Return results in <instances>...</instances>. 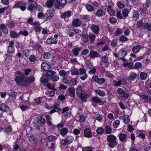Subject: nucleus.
I'll return each mask as SVG.
<instances>
[{
	"mask_svg": "<svg viewBox=\"0 0 151 151\" xmlns=\"http://www.w3.org/2000/svg\"><path fill=\"white\" fill-rule=\"evenodd\" d=\"M16 77L15 81L18 85L22 86H25L29 83H32L35 80V78L33 76L29 77H22L21 73L19 71H16L15 73Z\"/></svg>",
	"mask_w": 151,
	"mask_h": 151,
	"instance_id": "f257e3e1",
	"label": "nucleus"
},
{
	"mask_svg": "<svg viewBox=\"0 0 151 151\" xmlns=\"http://www.w3.org/2000/svg\"><path fill=\"white\" fill-rule=\"evenodd\" d=\"M71 74L72 75H80V78L82 81L85 80L88 77L86 70L84 68H81L79 69L74 68L72 70Z\"/></svg>",
	"mask_w": 151,
	"mask_h": 151,
	"instance_id": "f03ea898",
	"label": "nucleus"
},
{
	"mask_svg": "<svg viewBox=\"0 0 151 151\" xmlns=\"http://www.w3.org/2000/svg\"><path fill=\"white\" fill-rule=\"evenodd\" d=\"M116 93L119 98L122 100L127 99L129 95V92L125 91L123 88H121L117 89Z\"/></svg>",
	"mask_w": 151,
	"mask_h": 151,
	"instance_id": "7ed1b4c3",
	"label": "nucleus"
},
{
	"mask_svg": "<svg viewBox=\"0 0 151 151\" xmlns=\"http://www.w3.org/2000/svg\"><path fill=\"white\" fill-rule=\"evenodd\" d=\"M116 137L113 134L108 135L107 137L108 143L107 145L111 148L115 147L117 144Z\"/></svg>",
	"mask_w": 151,
	"mask_h": 151,
	"instance_id": "20e7f679",
	"label": "nucleus"
},
{
	"mask_svg": "<svg viewBox=\"0 0 151 151\" xmlns=\"http://www.w3.org/2000/svg\"><path fill=\"white\" fill-rule=\"evenodd\" d=\"M120 78H117V81L114 80L112 82V85L115 87L120 86L121 85L124 86L127 84V80L124 78L119 77Z\"/></svg>",
	"mask_w": 151,
	"mask_h": 151,
	"instance_id": "39448f33",
	"label": "nucleus"
},
{
	"mask_svg": "<svg viewBox=\"0 0 151 151\" xmlns=\"http://www.w3.org/2000/svg\"><path fill=\"white\" fill-rule=\"evenodd\" d=\"M74 138L71 135H68L65 139H62L60 141L61 144L63 146L70 145L74 141Z\"/></svg>",
	"mask_w": 151,
	"mask_h": 151,
	"instance_id": "423d86ee",
	"label": "nucleus"
},
{
	"mask_svg": "<svg viewBox=\"0 0 151 151\" xmlns=\"http://www.w3.org/2000/svg\"><path fill=\"white\" fill-rule=\"evenodd\" d=\"M66 4V0H56L54 6L56 9L62 8L64 7Z\"/></svg>",
	"mask_w": 151,
	"mask_h": 151,
	"instance_id": "0eeeda50",
	"label": "nucleus"
},
{
	"mask_svg": "<svg viewBox=\"0 0 151 151\" xmlns=\"http://www.w3.org/2000/svg\"><path fill=\"white\" fill-rule=\"evenodd\" d=\"M52 108L53 109L49 112V114H51L57 111H61V109L60 107V105L58 104L55 103L52 107Z\"/></svg>",
	"mask_w": 151,
	"mask_h": 151,
	"instance_id": "6e6552de",
	"label": "nucleus"
},
{
	"mask_svg": "<svg viewBox=\"0 0 151 151\" xmlns=\"http://www.w3.org/2000/svg\"><path fill=\"white\" fill-rule=\"evenodd\" d=\"M127 55V52L126 49L125 48H122L119 51V57L121 58L124 61H125V59L124 58Z\"/></svg>",
	"mask_w": 151,
	"mask_h": 151,
	"instance_id": "1a4fd4ad",
	"label": "nucleus"
},
{
	"mask_svg": "<svg viewBox=\"0 0 151 151\" xmlns=\"http://www.w3.org/2000/svg\"><path fill=\"white\" fill-rule=\"evenodd\" d=\"M118 137L119 140L121 142H126L128 138L127 133L125 134L122 133H119L118 134Z\"/></svg>",
	"mask_w": 151,
	"mask_h": 151,
	"instance_id": "9d476101",
	"label": "nucleus"
},
{
	"mask_svg": "<svg viewBox=\"0 0 151 151\" xmlns=\"http://www.w3.org/2000/svg\"><path fill=\"white\" fill-rule=\"evenodd\" d=\"M14 42L13 41H11L9 44V46L8 48L7 52L9 53H13L15 51V48L13 46Z\"/></svg>",
	"mask_w": 151,
	"mask_h": 151,
	"instance_id": "9b49d317",
	"label": "nucleus"
},
{
	"mask_svg": "<svg viewBox=\"0 0 151 151\" xmlns=\"http://www.w3.org/2000/svg\"><path fill=\"white\" fill-rule=\"evenodd\" d=\"M90 28L92 31L95 33V34L97 35L99 34L100 29L98 25L93 24L91 26Z\"/></svg>",
	"mask_w": 151,
	"mask_h": 151,
	"instance_id": "f8f14e48",
	"label": "nucleus"
},
{
	"mask_svg": "<svg viewBox=\"0 0 151 151\" xmlns=\"http://www.w3.org/2000/svg\"><path fill=\"white\" fill-rule=\"evenodd\" d=\"M101 63L103 64L106 67L108 66L109 65L108 61V57L107 55H106L101 58Z\"/></svg>",
	"mask_w": 151,
	"mask_h": 151,
	"instance_id": "ddd939ff",
	"label": "nucleus"
},
{
	"mask_svg": "<svg viewBox=\"0 0 151 151\" xmlns=\"http://www.w3.org/2000/svg\"><path fill=\"white\" fill-rule=\"evenodd\" d=\"M136 73L132 72L130 73L129 76L128 77L127 80L129 82H132L134 81L137 77Z\"/></svg>",
	"mask_w": 151,
	"mask_h": 151,
	"instance_id": "4468645a",
	"label": "nucleus"
},
{
	"mask_svg": "<svg viewBox=\"0 0 151 151\" xmlns=\"http://www.w3.org/2000/svg\"><path fill=\"white\" fill-rule=\"evenodd\" d=\"M75 89L73 86L69 87L68 89V92L70 96L71 97L74 98L75 96Z\"/></svg>",
	"mask_w": 151,
	"mask_h": 151,
	"instance_id": "2eb2a0df",
	"label": "nucleus"
},
{
	"mask_svg": "<svg viewBox=\"0 0 151 151\" xmlns=\"http://www.w3.org/2000/svg\"><path fill=\"white\" fill-rule=\"evenodd\" d=\"M89 57L91 58H95L97 57H101V55L96 51H91L89 54Z\"/></svg>",
	"mask_w": 151,
	"mask_h": 151,
	"instance_id": "dca6fc26",
	"label": "nucleus"
},
{
	"mask_svg": "<svg viewBox=\"0 0 151 151\" xmlns=\"http://www.w3.org/2000/svg\"><path fill=\"white\" fill-rule=\"evenodd\" d=\"M50 80L49 77L47 75H43L40 78V81L41 82V84L44 85L45 83L48 82Z\"/></svg>",
	"mask_w": 151,
	"mask_h": 151,
	"instance_id": "f3484780",
	"label": "nucleus"
},
{
	"mask_svg": "<svg viewBox=\"0 0 151 151\" xmlns=\"http://www.w3.org/2000/svg\"><path fill=\"white\" fill-rule=\"evenodd\" d=\"M81 24V21L79 19H74L72 23V25L74 27L80 26Z\"/></svg>",
	"mask_w": 151,
	"mask_h": 151,
	"instance_id": "a211bd4d",
	"label": "nucleus"
},
{
	"mask_svg": "<svg viewBox=\"0 0 151 151\" xmlns=\"http://www.w3.org/2000/svg\"><path fill=\"white\" fill-rule=\"evenodd\" d=\"M84 134L85 137L88 138L91 137L92 136V134L90 129L86 128L84 131Z\"/></svg>",
	"mask_w": 151,
	"mask_h": 151,
	"instance_id": "6ab92c4d",
	"label": "nucleus"
},
{
	"mask_svg": "<svg viewBox=\"0 0 151 151\" xmlns=\"http://www.w3.org/2000/svg\"><path fill=\"white\" fill-rule=\"evenodd\" d=\"M37 6V4H31L28 6L27 9L30 11L31 13H32L35 11Z\"/></svg>",
	"mask_w": 151,
	"mask_h": 151,
	"instance_id": "aec40b11",
	"label": "nucleus"
},
{
	"mask_svg": "<svg viewBox=\"0 0 151 151\" xmlns=\"http://www.w3.org/2000/svg\"><path fill=\"white\" fill-rule=\"evenodd\" d=\"M25 3L21 4V3H17L16 4L14 7L15 8H19L22 11H24L26 9Z\"/></svg>",
	"mask_w": 151,
	"mask_h": 151,
	"instance_id": "412c9836",
	"label": "nucleus"
},
{
	"mask_svg": "<svg viewBox=\"0 0 151 151\" xmlns=\"http://www.w3.org/2000/svg\"><path fill=\"white\" fill-rule=\"evenodd\" d=\"M81 100L83 102H85L86 101V99L88 98L89 95L87 93H82L81 95H79L78 96Z\"/></svg>",
	"mask_w": 151,
	"mask_h": 151,
	"instance_id": "4be33fe9",
	"label": "nucleus"
},
{
	"mask_svg": "<svg viewBox=\"0 0 151 151\" xmlns=\"http://www.w3.org/2000/svg\"><path fill=\"white\" fill-rule=\"evenodd\" d=\"M71 13L72 12L70 11L66 12L60 15L61 17L64 19L66 21V18L69 17L71 16Z\"/></svg>",
	"mask_w": 151,
	"mask_h": 151,
	"instance_id": "5701e85b",
	"label": "nucleus"
},
{
	"mask_svg": "<svg viewBox=\"0 0 151 151\" xmlns=\"http://www.w3.org/2000/svg\"><path fill=\"white\" fill-rule=\"evenodd\" d=\"M68 132V129L66 127H63L60 131V134L63 137L65 136Z\"/></svg>",
	"mask_w": 151,
	"mask_h": 151,
	"instance_id": "b1692460",
	"label": "nucleus"
},
{
	"mask_svg": "<svg viewBox=\"0 0 151 151\" xmlns=\"http://www.w3.org/2000/svg\"><path fill=\"white\" fill-rule=\"evenodd\" d=\"M141 49V46L138 45L134 46L132 49V51L134 54H137L138 53Z\"/></svg>",
	"mask_w": 151,
	"mask_h": 151,
	"instance_id": "393cba45",
	"label": "nucleus"
},
{
	"mask_svg": "<svg viewBox=\"0 0 151 151\" xmlns=\"http://www.w3.org/2000/svg\"><path fill=\"white\" fill-rule=\"evenodd\" d=\"M58 40L53 37L48 38L46 40L47 43L50 45L56 44Z\"/></svg>",
	"mask_w": 151,
	"mask_h": 151,
	"instance_id": "a878e982",
	"label": "nucleus"
},
{
	"mask_svg": "<svg viewBox=\"0 0 151 151\" xmlns=\"http://www.w3.org/2000/svg\"><path fill=\"white\" fill-rule=\"evenodd\" d=\"M9 107L5 104H0V110L6 112L9 111Z\"/></svg>",
	"mask_w": 151,
	"mask_h": 151,
	"instance_id": "bb28decb",
	"label": "nucleus"
},
{
	"mask_svg": "<svg viewBox=\"0 0 151 151\" xmlns=\"http://www.w3.org/2000/svg\"><path fill=\"white\" fill-rule=\"evenodd\" d=\"M76 117L77 121L80 122H83L85 121L86 117L83 115H81L80 114H77Z\"/></svg>",
	"mask_w": 151,
	"mask_h": 151,
	"instance_id": "cd10ccee",
	"label": "nucleus"
},
{
	"mask_svg": "<svg viewBox=\"0 0 151 151\" xmlns=\"http://www.w3.org/2000/svg\"><path fill=\"white\" fill-rule=\"evenodd\" d=\"M142 28L148 31H151V23L148 22L144 23L143 25Z\"/></svg>",
	"mask_w": 151,
	"mask_h": 151,
	"instance_id": "c85d7f7f",
	"label": "nucleus"
},
{
	"mask_svg": "<svg viewBox=\"0 0 151 151\" xmlns=\"http://www.w3.org/2000/svg\"><path fill=\"white\" fill-rule=\"evenodd\" d=\"M81 50V48L76 47L72 50V52L75 56H77L79 55V52Z\"/></svg>",
	"mask_w": 151,
	"mask_h": 151,
	"instance_id": "c756f323",
	"label": "nucleus"
},
{
	"mask_svg": "<svg viewBox=\"0 0 151 151\" xmlns=\"http://www.w3.org/2000/svg\"><path fill=\"white\" fill-rule=\"evenodd\" d=\"M105 14V12L101 9H98L95 13L96 15L99 17H102L103 15H104Z\"/></svg>",
	"mask_w": 151,
	"mask_h": 151,
	"instance_id": "7c9ffc66",
	"label": "nucleus"
},
{
	"mask_svg": "<svg viewBox=\"0 0 151 151\" xmlns=\"http://www.w3.org/2000/svg\"><path fill=\"white\" fill-rule=\"evenodd\" d=\"M91 99L93 101L96 103H98L99 104H102L103 103V101L100 98L97 96L92 97Z\"/></svg>",
	"mask_w": 151,
	"mask_h": 151,
	"instance_id": "2f4dec72",
	"label": "nucleus"
},
{
	"mask_svg": "<svg viewBox=\"0 0 151 151\" xmlns=\"http://www.w3.org/2000/svg\"><path fill=\"white\" fill-rule=\"evenodd\" d=\"M55 0H48L45 4L46 6L48 8H51L54 5Z\"/></svg>",
	"mask_w": 151,
	"mask_h": 151,
	"instance_id": "473e14b6",
	"label": "nucleus"
},
{
	"mask_svg": "<svg viewBox=\"0 0 151 151\" xmlns=\"http://www.w3.org/2000/svg\"><path fill=\"white\" fill-rule=\"evenodd\" d=\"M50 67L49 65L44 62L42 63L41 65V69L45 71L48 70L50 68Z\"/></svg>",
	"mask_w": 151,
	"mask_h": 151,
	"instance_id": "72a5a7b5",
	"label": "nucleus"
},
{
	"mask_svg": "<svg viewBox=\"0 0 151 151\" xmlns=\"http://www.w3.org/2000/svg\"><path fill=\"white\" fill-rule=\"evenodd\" d=\"M76 93L77 96L83 93V88L81 85H79L76 88Z\"/></svg>",
	"mask_w": 151,
	"mask_h": 151,
	"instance_id": "f704fd0d",
	"label": "nucleus"
},
{
	"mask_svg": "<svg viewBox=\"0 0 151 151\" xmlns=\"http://www.w3.org/2000/svg\"><path fill=\"white\" fill-rule=\"evenodd\" d=\"M34 27L35 31L37 32H40L41 31V28L40 27V24L39 22H36L35 24V25Z\"/></svg>",
	"mask_w": 151,
	"mask_h": 151,
	"instance_id": "c9c22d12",
	"label": "nucleus"
},
{
	"mask_svg": "<svg viewBox=\"0 0 151 151\" xmlns=\"http://www.w3.org/2000/svg\"><path fill=\"white\" fill-rule=\"evenodd\" d=\"M139 16V14L137 10H133V14L132 17V18L134 20H136L137 19Z\"/></svg>",
	"mask_w": 151,
	"mask_h": 151,
	"instance_id": "e433bc0d",
	"label": "nucleus"
},
{
	"mask_svg": "<svg viewBox=\"0 0 151 151\" xmlns=\"http://www.w3.org/2000/svg\"><path fill=\"white\" fill-rule=\"evenodd\" d=\"M129 12V10L127 9L124 8L122 10V14L124 19L127 17L128 16Z\"/></svg>",
	"mask_w": 151,
	"mask_h": 151,
	"instance_id": "4c0bfd02",
	"label": "nucleus"
},
{
	"mask_svg": "<svg viewBox=\"0 0 151 151\" xmlns=\"http://www.w3.org/2000/svg\"><path fill=\"white\" fill-rule=\"evenodd\" d=\"M69 73V71L66 72L65 70H61L59 72V74L60 76L65 77L67 75L68 76Z\"/></svg>",
	"mask_w": 151,
	"mask_h": 151,
	"instance_id": "58836bf2",
	"label": "nucleus"
},
{
	"mask_svg": "<svg viewBox=\"0 0 151 151\" xmlns=\"http://www.w3.org/2000/svg\"><path fill=\"white\" fill-rule=\"evenodd\" d=\"M29 139L30 142L33 144H36L37 142V140L36 138L33 135L29 136Z\"/></svg>",
	"mask_w": 151,
	"mask_h": 151,
	"instance_id": "ea45409f",
	"label": "nucleus"
},
{
	"mask_svg": "<svg viewBox=\"0 0 151 151\" xmlns=\"http://www.w3.org/2000/svg\"><path fill=\"white\" fill-rule=\"evenodd\" d=\"M120 118L123 120V122L125 124H127L129 121L128 116L127 115L122 116Z\"/></svg>",
	"mask_w": 151,
	"mask_h": 151,
	"instance_id": "a19ab883",
	"label": "nucleus"
},
{
	"mask_svg": "<svg viewBox=\"0 0 151 151\" xmlns=\"http://www.w3.org/2000/svg\"><path fill=\"white\" fill-rule=\"evenodd\" d=\"M85 6L86 9L88 12H92L94 11V8L92 5L89 4H86Z\"/></svg>",
	"mask_w": 151,
	"mask_h": 151,
	"instance_id": "79ce46f5",
	"label": "nucleus"
},
{
	"mask_svg": "<svg viewBox=\"0 0 151 151\" xmlns=\"http://www.w3.org/2000/svg\"><path fill=\"white\" fill-rule=\"evenodd\" d=\"M88 39L89 40L90 43H92L94 41L96 36L92 34H89L88 35Z\"/></svg>",
	"mask_w": 151,
	"mask_h": 151,
	"instance_id": "37998d69",
	"label": "nucleus"
},
{
	"mask_svg": "<svg viewBox=\"0 0 151 151\" xmlns=\"http://www.w3.org/2000/svg\"><path fill=\"white\" fill-rule=\"evenodd\" d=\"M10 34L11 37L15 38H18L20 36L19 33L18 34L13 31H11L10 32Z\"/></svg>",
	"mask_w": 151,
	"mask_h": 151,
	"instance_id": "c03bdc74",
	"label": "nucleus"
},
{
	"mask_svg": "<svg viewBox=\"0 0 151 151\" xmlns=\"http://www.w3.org/2000/svg\"><path fill=\"white\" fill-rule=\"evenodd\" d=\"M0 28L2 32L4 33L7 34L8 33V31L6 26L4 24H2L0 25Z\"/></svg>",
	"mask_w": 151,
	"mask_h": 151,
	"instance_id": "a18cd8bd",
	"label": "nucleus"
},
{
	"mask_svg": "<svg viewBox=\"0 0 151 151\" xmlns=\"http://www.w3.org/2000/svg\"><path fill=\"white\" fill-rule=\"evenodd\" d=\"M54 11L53 10L47 11L45 14V15L48 17H52L54 16Z\"/></svg>",
	"mask_w": 151,
	"mask_h": 151,
	"instance_id": "49530a36",
	"label": "nucleus"
},
{
	"mask_svg": "<svg viewBox=\"0 0 151 151\" xmlns=\"http://www.w3.org/2000/svg\"><path fill=\"white\" fill-rule=\"evenodd\" d=\"M105 133L106 134H110L112 133V128L109 126H107L105 128Z\"/></svg>",
	"mask_w": 151,
	"mask_h": 151,
	"instance_id": "de8ad7c7",
	"label": "nucleus"
},
{
	"mask_svg": "<svg viewBox=\"0 0 151 151\" xmlns=\"http://www.w3.org/2000/svg\"><path fill=\"white\" fill-rule=\"evenodd\" d=\"M95 91L99 96H104L105 95V92L103 91H101L100 90H95Z\"/></svg>",
	"mask_w": 151,
	"mask_h": 151,
	"instance_id": "09e8293b",
	"label": "nucleus"
},
{
	"mask_svg": "<svg viewBox=\"0 0 151 151\" xmlns=\"http://www.w3.org/2000/svg\"><path fill=\"white\" fill-rule=\"evenodd\" d=\"M77 83V81L75 78H73L69 82V84L71 86L76 85Z\"/></svg>",
	"mask_w": 151,
	"mask_h": 151,
	"instance_id": "8fccbe9b",
	"label": "nucleus"
},
{
	"mask_svg": "<svg viewBox=\"0 0 151 151\" xmlns=\"http://www.w3.org/2000/svg\"><path fill=\"white\" fill-rule=\"evenodd\" d=\"M24 71V73L22 74H21L22 75V77H24V76H28L32 72L31 70L29 69H25Z\"/></svg>",
	"mask_w": 151,
	"mask_h": 151,
	"instance_id": "3c124183",
	"label": "nucleus"
},
{
	"mask_svg": "<svg viewBox=\"0 0 151 151\" xmlns=\"http://www.w3.org/2000/svg\"><path fill=\"white\" fill-rule=\"evenodd\" d=\"M105 73L106 76L109 78H113L115 77L114 75L108 71H106Z\"/></svg>",
	"mask_w": 151,
	"mask_h": 151,
	"instance_id": "603ef678",
	"label": "nucleus"
},
{
	"mask_svg": "<svg viewBox=\"0 0 151 151\" xmlns=\"http://www.w3.org/2000/svg\"><path fill=\"white\" fill-rule=\"evenodd\" d=\"M125 36V35H122L119 38V40L122 42H124L129 40L128 38Z\"/></svg>",
	"mask_w": 151,
	"mask_h": 151,
	"instance_id": "864d4df0",
	"label": "nucleus"
},
{
	"mask_svg": "<svg viewBox=\"0 0 151 151\" xmlns=\"http://www.w3.org/2000/svg\"><path fill=\"white\" fill-rule=\"evenodd\" d=\"M81 40L84 43H86L88 40V35L86 34L83 35L81 37Z\"/></svg>",
	"mask_w": 151,
	"mask_h": 151,
	"instance_id": "5fc2aeb1",
	"label": "nucleus"
},
{
	"mask_svg": "<svg viewBox=\"0 0 151 151\" xmlns=\"http://www.w3.org/2000/svg\"><path fill=\"white\" fill-rule=\"evenodd\" d=\"M59 77L58 75H54L50 77V80L53 81H57L59 79Z\"/></svg>",
	"mask_w": 151,
	"mask_h": 151,
	"instance_id": "6e6d98bb",
	"label": "nucleus"
},
{
	"mask_svg": "<svg viewBox=\"0 0 151 151\" xmlns=\"http://www.w3.org/2000/svg\"><path fill=\"white\" fill-rule=\"evenodd\" d=\"M55 92L53 91H48L45 92L46 95L49 97H52L54 96L55 95Z\"/></svg>",
	"mask_w": 151,
	"mask_h": 151,
	"instance_id": "4d7b16f0",
	"label": "nucleus"
},
{
	"mask_svg": "<svg viewBox=\"0 0 151 151\" xmlns=\"http://www.w3.org/2000/svg\"><path fill=\"white\" fill-rule=\"evenodd\" d=\"M140 75L141 79L142 80H145L146 79L147 77V74L145 72H141L140 73Z\"/></svg>",
	"mask_w": 151,
	"mask_h": 151,
	"instance_id": "13d9d810",
	"label": "nucleus"
},
{
	"mask_svg": "<svg viewBox=\"0 0 151 151\" xmlns=\"http://www.w3.org/2000/svg\"><path fill=\"white\" fill-rule=\"evenodd\" d=\"M116 4L118 7L120 9H123L125 6L124 4L120 1L117 2Z\"/></svg>",
	"mask_w": 151,
	"mask_h": 151,
	"instance_id": "bf43d9fd",
	"label": "nucleus"
},
{
	"mask_svg": "<svg viewBox=\"0 0 151 151\" xmlns=\"http://www.w3.org/2000/svg\"><path fill=\"white\" fill-rule=\"evenodd\" d=\"M85 64L87 65V67L89 69L92 68L94 67L93 63L88 60H87L86 61Z\"/></svg>",
	"mask_w": 151,
	"mask_h": 151,
	"instance_id": "052dcab7",
	"label": "nucleus"
},
{
	"mask_svg": "<svg viewBox=\"0 0 151 151\" xmlns=\"http://www.w3.org/2000/svg\"><path fill=\"white\" fill-rule=\"evenodd\" d=\"M8 95L12 98L15 99L16 97L17 93L14 91H12V92L8 93Z\"/></svg>",
	"mask_w": 151,
	"mask_h": 151,
	"instance_id": "680f3d73",
	"label": "nucleus"
},
{
	"mask_svg": "<svg viewBox=\"0 0 151 151\" xmlns=\"http://www.w3.org/2000/svg\"><path fill=\"white\" fill-rule=\"evenodd\" d=\"M104 131V129L101 127L98 128L96 130V132L99 134H102Z\"/></svg>",
	"mask_w": 151,
	"mask_h": 151,
	"instance_id": "e2e57ef3",
	"label": "nucleus"
},
{
	"mask_svg": "<svg viewBox=\"0 0 151 151\" xmlns=\"http://www.w3.org/2000/svg\"><path fill=\"white\" fill-rule=\"evenodd\" d=\"M51 56V54L49 52L44 53L43 55V58L45 59H49Z\"/></svg>",
	"mask_w": 151,
	"mask_h": 151,
	"instance_id": "0e129e2a",
	"label": "nucleus"
},
{
	"mask_svg": "<svg viewBox=\"0 0 151 151\" xmlns=\"http://www.w3.org/2000/svg\"><path fill=\"white\" fill-rule=\"evenodd\" d=\"M122 31L121 29L117 28L116 31L115 32L114 34L116 36H118L122 34Z\"/></svg>",
	"mask_w": 151,
	"mask_h": 151,
	"instance_id": "69168bd1",
	"label": "nucleus"
},
{
	"mask_svg": "<svg viewBox=\"0 0 151 151\" xmlns=\"http://www.w3.org/2000/svg\"><path fill=\"white\" fill-rule=\"evenodd\" d=\"M120 121L119 120H116L114 121L113 123V125L114 128H117L119 125Z\"/></svg>",
	"mask_w": 151,
	"mask_h": 151,
	"instance_id": "338daca9",
	"label": "nucleus"
},
{
	"mask_svg": "<svg viewBox=\"0 0 151 151\" xmlns=\"http://www.w3.org/2000/svg\"><path fill=\"white\" fill-rule=\"evenodd\" d=\"M95 118L96 120L99 122H101L103 119L102 116L100 114H96L95 115Z\"/></svg>",
	"mask_w": 151,
	"mask_h": 151,
	"instance_id": "774afa93",
	"label": "nucleus"
}]
</instances>
